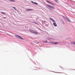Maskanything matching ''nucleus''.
I'll return each instance as SVG.
<instances>
[{
  "mask_svg": "<svg viewBox=\"0 0 75 75\" xmlns=\"http://www.w3.org/2000/svg\"><path fill=\"white\" fill-rule=\"evenodd\" d=\"M29 31L30 32L32 33H33V34H38L37 32H35V31L33 30H30Z\"/></svg>",
  "mask_w": 75,
  "mask_h": 75,
  "instance_id": "1",
  "label": "nucleus"
},
{
  "mask_svg": "<svg viewBox=\"0 0 75 75\" xmlns=\"http://www.w3.org/2000/svg\"><path fill=\"white\" fill-rule=\"evenodd\" d=\"M15 37H17V38H19V39H21V40H24V39L23 38H22L20 36H19L18 35H15Z\"/></svg>",
  "mask_w": 75,
  "mask_h": 75,
  "instance_id": "2",
  "label": "nucleus"
},
{
  "mask_svg": "<svg viewBox=\"0 0 75 75\" xmlns=\"http://www.w3.org/2000/svg\"><path fill=\"white\" fill-rule=\"evenodd\" d=\"M46 1L48 3H49V4H52V5H54V4L52 3H51V2H50L48 1Z\"/></svg>",
  "mask_w": 75,
  "mask_h": 75,
  "instance_id": "3",
  "label": "nucleus"
},
{
  "mask_svg": "<svg viewBox=\"0 0 75 75\" xmlns=\"http://www.w3.org/2000/svg\"><path fill=\"white\" fill-rule=\"evenodd\" d=\"M31 3H33V4H35L36 5H38V3H36V2H33V1H31Z\"/></svg>",
  "mask_w": 75,
  "mask_h": 75,
  "instance_id": "4",
  "label": "nucleus"
},
{
  "mask_svg": "<svg viewBox=\"0 0 75 75\" xmlns=\"http://www.w3.org/2000/svg\"><path fill=\"white\" fill-rule=\"evenodd\" d=\"M49 18L50 19V20H52V21L53 23H55V21H54V20L52 18Z\"/></svg>",
  "mask_w": 75,
  "mask_h": 75,
  "instance_id": "5",
  "label": "nucleus"
},
{
  "mask_svg": "<svg viewBox=\"0 0 75 75\" xmlns=\"http://www.w3.org/2000/svg\"><path fill=\"white\" fill-rule=\"evenodd\" d=\"M53 24L54 25V26H55V27H57V24H56V23H53Z\"/></svg>",
  "mask_w": 75,
  "mask_h": 75,
  "instance_id": "6",
  "label": "nucleus"
},
{
  "mask_svg": "<svg viewBox=\"0 0 75 75\" xmlns=\"http://www.w3.org/2000/svg\"><path fill=\"white\" fill-rule=\"evenodd\" d=\"M52 43L53 44H58V43L57 42H53Z\"/></svg>",
  "mask_w": 75,
  "mask_h": 75,
  "instance_id": "7",
  "label": "nucleus"
},
{
  "mask_svg": "<svg viewBox=\"0 0 75 75\" xmlns=\"http://www.w3.org/2000/svg\"><path fill=\"white\" fill-rule=\"evenodd\" d=\"M9 1H11L12 2H15V0H10Z\"/></svg>",
  "mask_w": 75,
  "mask_h": 75,
  "instance_id": "8",
  "label": "nucleus"
},
{
  "mask_svg": "<svg viewBox=\"0 0 75 75\" xmlns=\"http://www.w3.org/2000/svg\"><path fill=\"white\" fill-rule=\"evenodd\" d=\"M50 8H52L53 9H55V7H54L52 6H51V7H50Z\"/></svg>",
  "mask_w": 75,
  "mask_h": 75,
  "instance_id": "9",
  "label": "nucleus"
},
{
  "mask_svg": "<svg viewBox=\"0 0 75 75\" xmlns=\"http://www.w3.org/2000/svg\"><path fill=\"white\" fill-rule=\"evenodd\" d=\"M67 20L68 22H69V23H71V21L69 19H67Z\"/></svg>",
  "mask_w": 75,
  "mask_h": 75,
  "instance_id": "10",
  "label": "nucleus"
},
{
  "mask_svg": "<svg viewBox=\"0 0 75 75\" xmlns=\"http://www.w3.org/2000/svg\"><path fill=\"white\" fill-rule=\"evenodd\" d=\"M47 6L48 7H50V8H51V6L50 5H47Z\"/></svg>",
  "mask_w": 75,
  "mask_h": 75,
  "instance_id": "11",
  "label": "nucleus"
},
{
  "mask_svg": "<svg viewBox=\"0 0 75 75\" xmlns=\"http://www.w3.org/2000/svg\"><path fill=\"white\" fill-rule=\"evenodd\" d=\"M1 13H2V14H5V15H6V14H5V13H4L3 12H1Z\"/></svg>",
  "mask_w": 75,
  "mask_h": 75,
  "instance_id": "12",
  "label": "nucleus"
},
{
  "mask_svg": "<svg viewBox=\"0 0 75 75\" xmlns=\"http://www.w3.org/2000/svg\"><path fill=\"white\" fill-rule=\"evenodd\" d=\"M12 7H13V8H14V9L15 10H17V9H16V8H15L14 7L12 6Z\"/></svg>",
  "mask_w": 75,
  "mask_h": 75,
  "instance_id": "13",
  "label": "nucleus"
},
{
  "mask_svg": "<svg viewBox=\"0 0 75 75\" xmlns=\"http://www.w3.org/2000/svg\"><path fill=\"white\" fill-rule=\"evenodd\" d=\"M54 1H55V2H56V3H58V0H54Z\"/></svg>",
  "mask_w": 75,
  "mask_h": 75,
  "instance_id": "14",
  "label": "nucleus"
},
{
  "mask_svg": "<svg viewBox=\"0 0 75 75\" xmlns=\"http://www.w3.org/2000/svg\"><path fill=\"white\" fill-rule=\"evenodd\" d=\"M29 11H33V9H29Z\"/></svg>",
  "mask_w": 75,
  "mask_h": 75,
  "instance_id": "15",
  "label": "nucleus"
},
{
  "mask_svg": "<svg viewBox=\"0 0 75 75\" xmlns=\"http://www.w3.org/2000/svg\"><path fill=\"white\" fill-rule=\"evenodd\" d=\"M72 43L73 44H74V45H75V42H72Z\"/></svg>",
  "mask_w": 75,
  "mask_h": 75,
  "instance_id": "16",
  "label": "nucleus"
},
{
  "mask_svg": "<svg viewBox=\"0 0 75 75\" xmlns=\"http://www.w3.org/2000/svg\"><path fill=\"white\" fill-rule=\"evenodd\" d=\"M29 9H26V11H29Z\"/></svg>",
  "mask_w": 75,
  "mask_h": 75,
  "instance_id": "17",
  "label": "nucleus"
},
{
  "mask_svg": "<svg viewBox=\"0 0 75 75\" xmlns=\"http://www.w3.org/2000/svg\"><path fill=\"white\" fill-rule=\"evenodd\" d=\"M4 18H5V19H6V17H4Z\"/></svg>",
  "mask_w": 75,
  "mask_h": 75,
  "instance_id": "18",
  "label": "nucleus"
},
{
  "mask_svg": "<svg viewBox=\"0 0 75 75\" xmlns=\"http://www.w3.org/2000/svg\"><path fill=\"white\" fill-rule=\"evenodd\" d=\"M46 42H48V41H47Z\"/></svg>",
  "mask_w": 75,
  "mask_h": 75,
  "instance_id": "19",
  "label": "nucleus"
}]
</instances>
